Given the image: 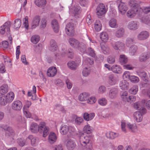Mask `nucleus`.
Instances as JSON below:
<instances>
[{
	"instance_id": "338daca9",
	"label": "nucleus",
	"mask_w": 150,
	"mask_h": 150,
	"mask_svg": "<svg viewBox=\"0 0 150 150\" xmlns=\"http://www.w3.org/2000/svg\"><path fill=\"white\" fill-rule=\"evenodd\" d=\"M146 80H143L144 82L142 83V86L144 87H147L149 86L150 84V81L147 79Z\"/></svg>"
},
{
	"instance_id": "4d7b16f0",
	"label": "nucleus",
	"mask_w": 150,
	"mask_h": 150,
	"mask_svg": "<svg viewBox=\"0 0 150 150\" xmlns=\"http://www.w3.org/2000/svg\"><path fill=\"white\" fill-rule=\"evenodd\" d=\"M79 3L81 6L87 7L89 4L88 0H80Z\"/></svg>"
},
{
	"instance_id": "f8f14e48",
	"label": "nucleus",
	"mask_w": 150,
	"mask_h": 150,
	"mask_svg": "<svg viewBox=\"0 0 150 150\" xmlns=\"http://www.w3.org/2000/svg\"><path fill=\"white\" fill-rule=\"evenodd\" d=\"M68 42L71 46L75 49L78 47L81 43L77 40L73 38H70L68 40Z\"/></svg>"
},
{
	"instance_id": "e433bc0d",
	"label": "nucleus",
	"mask_w": 150,
	"mask_h": 150,
	"mask_svg": "<svg viewBox=\"0 0 150 150\" xmlns=\"http://www.w3.org/2000/svg\"><path fill=\"white\" fill-rule=\"evenodd\" d=\"M125 32V30L123 28H120L116 31L115 35L117 38H121L123 36Z\"/></svg>"
},
{
	"instance_id": "58836bf2",
	"label": "nucleus",
	"mask_w": 150,
	"mask_h": 150,
	"mask_svg": "<svg viewBox=\"0 0 150 150\" xmlns=\"http://www.w3.org/2000/svg\"><path fill=\"white\" fill-rule=\"evenodd\" d=\"M106 135L108 138H109L112 139L118 136V133L112 132L107 133Z\"/></svg>"
},
{
	"instance_id": "13d9d810",
	"label": "nucleus",
	"mask_w": 150,
	"mask_h": 150,
	"mask_svg": "<svg viewBox=\"0 0 150 150\" xmlns=\"http://www.w3.org/2000/svg\"><path fill=\"white\" fill-rule=\"evenodd\" d=\"M18 144L21 147H23L25 145V140L22 138H18L17 141Z\"/></svg>"
},
{
	"instance_id": "a19ab883",
	"label": "nucleus",
	"mask_w": 150,
	"mask_h": 150,
	"mask_svg": "<svg viewBox=\"0 0 150 150\" xmlns=\"http://www.w3.org/2000/svg\"><path fill=\"white\" fill-rule=\"evenodd\" d=\"M78 46L76 49H78L81 52L85 53L87 49L86 45L84 43L81 42Z\"/></svg>"
},
{
	"instance_id": "a18cd8bd",
	"label": "nucleus",
	"mask_w": 150,
	"mask_h": 150,
	"mask_svg": "<svg viewBox=\"0 0 150 150\" xmlns=\"http://www.w3.org/2000/svg\"><path fill=\"white\" fill-rule=\"evenodd\" d=\"M100 37L101 40L104 42H107L108 39V35L106 32H103L101 33Z\"/></svg>"
},
{
	"instance_id": "680f3d73",
	"label": "nucleus",
	"mask_w": 150,
	"mask_h": 150,
	"mask_svg": "<svg viewBox=\"0 0 150 150\" xmlns=\"http://www.w3.org/2000/svg\"><path fill=\"white\" fill-rule=\"evenodd\" d=\"M85 63L87 65H91L93 63V60L92 59L87 58L84 60L83 63L84 64Z\"/></svg>"
},
{
	"instance_id": "774afa93",
	"label": "nucleus",
	"mask_w": 150,
	"mask_h": 150,
	"mask_svg": "<svg viewBox=\"0 0 150 150\" xmlns=\"http://www.w3.org/2000/svg\"><path fill=\"white\" fill-rule=\"evenodd\" d=\"M69 58L72 59L73 57L74 53L72 50H69L68 51L66 52Z\"/></svg>"
},
{
	"instance_id": "f03ea898",
	"label": "nucleus",
	"mask_w": 150,
	"mask_h": 150,
	"mask_svg": "<svg viewBox=\"0 0 150 150\" xmlns=\"http://www.w3.org/2000/svg\"><path fill=\"white\" fill-rule=\"evenodd\" d=\"M141 2L137 0L131 1L130 2V5L132 8L128 11L127 13V16L128 18H132L136 14L139 15V10L138 7L139 4H140Z\"/></svg>"
},
{
	"instance_id": "bb28decb",
	"label": "nucleus",
	"mask_w": 150,
	"mask_h": 150,
	"mask_svg": "<svg viewBox=\"0 0 150 150\" xmlns=\"http://www.w3.org/2000/svg\"><path fill=\"white\" fill-rule=\"evenodd\" d=\"M111 70L113 72L117 74H120L122 72V69L120 67L117 65H113L111 67Z\"/></svg>"
},
{
	"instance_id": "052dcab7",
	"label": "nucleus",
	"mask_w": 150,
	"mask_h": 150,
	"mask_svg": "<svg viewBox=\"0 0 150 150\" xmlns=\"http://www.w3.org/2000/svg\"><path fill=\"white\" fill-rule=\"evenodd\" d=\"M107 61L109 64H113L115 61V57L111 55L109 56L107 58Z\"/></svg>"
},
{
	"instance_id": "7ed1b4c3",
	"label": "nucleus",
	"mask_w": 150,
	"mask_h": 150,
	"mask_svg": "<svg viewBox=\"0 0 150 150\" xmlns=\"http://www.w3.org/2000/svg\"><path fill=\"white\" fill-rule=\"evenodd\" d=\"M11 23L10 22H5L0 27V33L4 35L5 33L8 35L11 36L10 27Z\"/></svg>"
},
{
	"instance_id": "72a5a7b5",
	"label": "nucleus",
	"mask_w": 150,
	"mask_h": 150,
	"mask_svg": "<svg viewBox=\"0 0 150 150\" xmlns=\"http://www.w3.org/2000/svg\"><path fill=\"white\" fill-rule=\"evenodd\" d=\"M34 2L39 7H44L46 4V0H35Z\"/></svg>"
},
{
	"instance_id": "8fccbe9b",
	"label": "nucleus",
	"mask_w": 150,
	"mask_h": 150,
	"mask_svg": "<svg viewBox=\"0 0 150 150\" xmlns=\"http://www.w3.org/2000/svg\"><path fill=\"white\" fill-rule=\"evenodd\" d=\"M134 38H128L126 40L125 44L127 47H129L134 43Z\"/></svg>"
},
{
	"instance_id": "ea45409f",
	"label": "nucleus",
	"mask_w": 150,
	"mask_h": 150,
	"mask_svg": "<svg viewBox=\"0 0 150 150\" xmlns=\"http://www.w3.org/2000/svg\"><path fill=\"white\" fill-rule=\"evenodd\" d=\"M127 58L125 55L123 54L120 55L119 61L121 64H126L127 62Z\"/></svg>"
},
{
	"instance_id": "cd10ccee",
	"label": "nucleus",
	"mask_w": 150,
	"mask_h": 150,
	"mask_svg": "<svg viewBox=\"0 0 150 150\" xmlns=\"http://www.w3.org/2000/svg\"><path fill=\"white\" fill-rule=\"evenodd\" d=\"M138 50L137 47L135 45H133L130 46L129 49V53L130 55L134 56L135 55Z\"/></svg>"
},
{
	"instance_id": "c756f323",
	"label": "nucleus",
	"mask_w": 150,
	"mask_h": 150,
	"mask_svg": "<svg viewBox=\"0 0 150 150\" xmlns=\"http://www.w3.org/2000/svg\"><path fill=\"white\" fill-rule=\"evenodd\" d=\"M67 65L70 69L75 70L76 69L77 67V63L74 61H69L67 63Z\"/></svg>"
},
{
	"instance_id": "4c0bfd02",
	"label": "nucleus",
	"mask_w": 150,
	"mask_h": 150,
	"mask_svg": "<svg viewBox=\"0 0 150 150\" xmlns=\"http://www.w3.org/2000/svg\"><path fill=\"white\" fill-rule=\"evenodd\" d=\"M8 90V86L7 85L4 84L0 87V93L4 94L7 93Z\"/></svg>"
},
{
	"instance_id": "9b49d317",
	"label": "nucleus",
	"mask_w": 150,
	"mask_h": 150,
	"mask_svg": "<svg viewBox=\"0 0 150 150\" xmlns=\"http://www.w3.org/2000/svg\"><path fill=\"white\" fill-rule=\"evenodd\" d=\"M74 128L72 127L64 125L61 128L60 132L62 134L64 135L66 134L68 132L71 133V132H74Z\"/></svg>"
},
{
	"instance_id": "7c9ffc66",
	"label": "nucleus",
	"mask_w": 150,
	"mask_h": 150,
	"mask_svg": "<svg viewBox=\"0 0 150 150\" xmlns=\"http://www.w3.org/2000/svg\"><path fill=\"white\" fill-rule=\"evenodd\" d=\"M119 85L121 89L127 90L129 88V84L127 81L124 80L120 82Z\"/></svg>"
},
{
	"instance_id": "a878e982",
	"label": "nucleus",
	"mask_w": 150,
	"mask_h": 150,
	"mask_svg": "<svg viewBox=\"0 0 150 150\" xmlns=\"http://www.w3.org/2000/svg\"><path fill=\"white\" fill-rule=\"evenodd\" d=\"M85 53L93 57H96L95 51L93 48L91 47L87 48Z\"/></svg>"
},
{
	"instance_id": "423d86ee",
	"label": "nucleus",
	"mask_w": 150,
	"mask_h": 150,
	"mask_svg": "<svg viewBox=\"0 0 150 150\" xmlns=\"http://www.w3.org/2000/svg\"><path fill=\"white\" fill-rule=\"evenodd\" d=\"M106 11L105 5L103 4H100L96 8V14L99 18L104 14Z\"/></svg>"
},
{
	"instance_id": "f704fd0d",
	"label": "nucleus",
	"mask_w": 150,
	"mask_h": 150,
	"mask_svg": "<svg viewBox=\"0 0 150 150\" xmlns=\"http://www.w3.org/2000/svg\"><path fill=\"white\" fill-rule=\"evenodd\" d=\"M108 83L110 85H115L116 83V80L114 77L113 74H110L108 77Z\"/></svg>"
},
{
	"instance_id": "69168bd1",
	"label": "nucleus",
	"mask_w": 150,
	"mask_h": 150,
	"mask_svg": "<svg viewBox=\"0 0 150 150\" xmlns=\"http://www.w3.org/2000/svg\"><path fill=\"white\" fill-rule=\"evenodd\" d=\"M81 12V8L79 6H76L74 7V13L75 14H78Z\"/></svg>"
},
{
	"instance_id": "6ab92c4d",
	"label": "nucleus",
	"mask_w": 150,
	"mask_h": 150,
	"mask_svg": "<svg viewBox=\"0 0 150 150\" xmlns=\"http://www.w3.org/2000/svg\"><path fill=\"white\" fill-rule=\"evenodd\" d=\"M40 17L39 16H36L33 18L32 23V28H35L38 26L40 20Z\"/></svg>"
},
{
	"instance_id": "9d476101",
	"label": "nucleus",
	"mask_w": 150,
	"mask_h": 150,
	"mask_svg": "<svg viewBox=\"0 0 150 150\" xmlns=\"http://www.w3.org/2000/svg\"><path fill=\"white\" fill-rule=\"evenodd\" d=\"M23 107L22 103L19 100L14 101L12 103V109L18 111L20 110Z\"/></svg>"
},
{
	"instance_id": "49530a36",
	"label": "nucleus",
	"mask_w": 150,
	"mask_h": 150,
	"mask_svg": "<svg viewBox=\"0 0 150 150\" xmlns=\"http://www.w3.org/2000/svg\"><path fill=\"white\" fill-rule=\"evenodd\" d=\"M138 86L137 85L134 86L129 89V93L132 94H136L138 91Z\"/></svg>"
},
{
	"instance_id": "37998d69",
	"label": "nucleus",
	"mask_w": 150,
	"mask_h": 150,
	"mask_svg": "<svg viewBox=\"0 0 150 150\" xmlns=\"http://www.w3.org/2000/svg\"><path fill=\"white\" fill-rule=\"evenodd\" d=\"M40 37L38 35H34L32 36L30 40L33 44H37L40 40Z\"/></svg>"
},
{
	"instance_id": "ddd939ff",
	"label": "nucleus",
	"mask_w": 150,
	"mask_h": 150,
	"mask_svg": "<svg viewBox=\"0 0 150 150\" xmlns=\"http://www.w3.org/2000/svg\"><path fill=\"white\" fill-rule=\"evenodd\" d=\"M57 72V70L55 67H52L49 68L47 70V74L50 77H53L55 76Z\"/></svg>"
},
{
	"instance_id": "c85d7f7f",
	"label": "nucleus",
	"mask_w": 150,
	"mask_h": 150,
	"mask_svg": "<svg viewBox=\"0 0 150 150\" xmlns=\"http://www.w3.org/2000/svg\"><path fill=\"white\" fill-rule=\"evenodd\" d=\"M5 98L8 103L11 102L14 98V93L12 92H10L8 93Z\"/></svg>"
},
{
	"instance_id": "bf43d9fd",
	"label": "nucleus",
	"mask_w": 150,
	"mask_h": 150,
	"mask_svg": "<svg viewBox=\"0 0 150 150\" xmlns=\"http://www.w3.org/2000/svg\"><path fill=\"white\" fill-rule=\"evenodd\" d=\"M28 138L31 140L32 145L33 146H35L36 141V138L33 137V136L30 135L28 137Z\"/></svg>"
},
{
	"instance_id": "de8ad7c7",
	"label": "nucleus",
	"mask_w": 150,
	"mask_h": 150,
	"mask_svg": "<svg viewBox=\"0 0 150 150\" xmlns=\"http://www.w3.org/2000/svg\"><path fill=\"white\" fill-rule=\"evenodd\" d=\"M92 129V127L87 125L84 126L83 128V130L84 132L88 134L91 132Z\"/></svg>"
},
{
	"instance_id": "6e6552de",
	"label": "nucleus",
	"mask_w": 150,
	"mask_h": 150,
	"mask_svg": "<svg viewBox=\"0 0 150 150\" xmlns=\"http://www.w3.org/2000/svg\"><path fill=\"white\" fill-rule=\"evenodd\" d=\"M65 29L66 33L67 35L71 36L74 35V28L72 23H67Z\"/></svg>"
},
{
	"instance_id": "aec40b11",
	"label": "nucleus",
	"mask_w": 150,
	"mask_h": 150,
	"mask_svg": "<svg viewBox=\"0 0 150 150\" xmlns=\"http://www.w3.org/2000/svg\"><path fill=\"white\" fill-rule=\"evenodd\" d=\"M119 11L122 14H124L127 10L126 4L120 2L118 6Z\"/></svg>"
},
{
	"instance_id": "f257e3e1",
	"label": "nucleus",
	"mask_w": 150,
	"mask_h": 150,
	"mask_svg": "<svg viewBox=\"0 0 150 150\" xmlns=\"http://www.w3.org/2000/svg\"><path fill=\"white\" fill-rule=\"evenodd\" d=\"M134 107L135 109L140 111L136 112L133 114L134 118L137 122H140L142 119V112L143 114L146 113V110L144 108L142 103L140 102L134 103Z\"/></svg>"
},
{
	"instance_id": "dca6fc26",
	"label": "nucleus",
	"mask_w": 150,
	"mask_h": 150,
	"mask_svg": "<svg viewBox=\"0 0 150 150\" xmlns=\"http://www.w3.org/2000/svg\"><path fill=\"white\" fill-rule=\"evenodd\" d=\"M149 35V33L146 31H143L137 35V37L139 40H144L147 38Z\"/></svg>"
},
{
	"instance_id": "b1692460",
	"label": "nucleus",
	"mask_w": 150,
	"mask_h": 150,
	"mask_svg": "<svg viewBox=\"0 0 150 150\" xmlns=\"http://www.w3.org/2000/svg\"><path fill=\"white\" fill-rule=\"evenodd\" d=\"M57 139L56 134L53 132H51L49 135V141L51 144L54 143Z\"/></svg>"
},
{
	"instance_id": "c9c22d12",
	"label": "nucleus",
	"mask_w": 150,
	"mask_h": 150,
	"mask_svg": "<svg viewBox=\"0 0 150 150\" xmlns=\"http://www.w3.org/2000/svg\"><path fill=\"white\" fill-rule=\"evenodd\" d=\"M109 25L110 27L113 28H117L118 26L117 20L115 18H112L110 20L109 22Z\"/></svg>"
},
{
	"instance_id": "6e6d98bb",
	"label": "nucleus",
	"mask_w": 150,
	"mask_h": 150,
	"mask_svg": "<svg viewBox=\"0 0 150 150\" xmlns=\"http://www.w3.org/2000/svg\"><path fill=\"white\" fill-rule=\"evenodd\" d=\"M90 72V69L86 67L83 68L82 73L84 76H87L89 74Z\"/></svg>"
},
{
	"instance_id": "393cba45",
	"label": "nucleus",
	"mask_w": 150,
	"mask_h": 150,
	"mask_svg": "<svg viewBox=\"0 0 150 150\" xmlns=\"http://www.w3.org/2000/svg\"><path fill=\"white\" fill-rule=\"evenodd\" d=\"M30 129L31 131L34 133H36L38 132H39L38 125L35 123H33L30 127Z\"/></svg>"
},
{
	"instance_id": "5701e85b",
	"label": "nucleus",
	"mask_w": 150,
	"mask_h": 150,
	"mask_svg": "<svg viewBox=\"0 0 150 150\" xmlns=\"http://www.w3.org/2000/svg\"><path fill=\"white\" fill-rule=\"evenodd\" d=\"M89 94L86 93H83L79 95V99L81 101H85L89 99Z\"/></svg>"
},
{
	"instance_id": "f3484780",
	"label": "nucleus",
	"mask_w": 150,
	"mask_h": 150,
	"mask_svg": "<svg viewBox=\"0 0 150 150\" xmlns=\"http://www.w3.org/2000/svg\"><path fill=\"white\" fill-rule=\"evenodd\" d=\"M150 57V53L145 52L141 54L139 57V60L140 62H145Z\"/></svg>"
},
{
	"instance_id": "1a4fd4ad",
	"label": "nucleus",
	"mask_w": 150,
	"mask_h": 150,
	"mask_svg": "<svg viewBox=\"0 0 150 150\" xmlns=\"http://www.w3.org/2000/svg\"><path fill=\"white\" fill-rule=\"evenodd\" d=\"M119 90L117 87H112L110 88L109 92V98L112 99L116 98L118 94Z\"/></svg>"
},
{
	"instance_id": "a211bd4d",
	"label": "nucleus",
	"mask_w": 150,
	"mask_h": 150,
	"mask_svg": "<svg viewBox=\"0 0 150 150\" xmlns=\"http://www.w3.org/2000/svg\"><path fill=\"white\" fill-rule=\"evenodd\" d=\"M113 48L115 50H122L125 47L124 44L120 41L115 42L112 44Z\"/></svg>"
},
{
	"instance_id": "3c124183",
	"label": "nucleus",
	"mask_w": 150,
	"mask_h": 150,
	"mask_svg": "<svg viewBox=\"0 0 150 150\" xmlns=\"http://www.w3.org/2000/svg\"><path fill=\"white\" fill-rule=\"evenodd\" d=\"M7 103L5 96L0 95V104L2 105H5Z\"/></svg>"
},
{
	"instance_id": "e2e57ef3",
	"label": "nucleus",
	"mask_w": 150,
	"mask_h": 150,
	"mask_svg": "<svg viewBox=\"0 0 150 150\" xmlns=\"http://www.w3.org/2000/svg\"><path fill=\"white\" fill-rule=\"evenodd\" d=\"M47 21L45 18H42L41 20L40 27L43 29L46 26Z\"/></svg>"
},
{
	"instance_id": "864d4df0",
	"label": "nucleus",
	"mask_w": 150,
	"mask_h": 150,
	"mask_svg": "<svg viewBox=\"0 0 150 150\" xmlns=\"http://www.w3.org/2000/svg\"><path fill=\"white\" fill-rule=\"evenodd\" d=\"M128 97V93L126 91H124L121 95V98L122 100L125 102H127Z\"/></svg>"
},
{
	"instance_id": "0eeeda50",
	"label": "nucleus",
	"mask_w": 150,
	"mask_h": 150,
	"mask_svg": "<svg viewBox=\"0 0 150 150\" xmlns=\"http://www.w3.org/2000/svg\"><path fill=\"white\" fill-rule=\"evenodd\" d=\"M91 137L89 135H87L84 137H81L80 140L81 144L84 146H85L87 145H91L92 142L91 140Z\"/></svg>"
},
{
	"instance_id": "09e8293b",
	"label": "nucleus",
	"mask_w": 150,
	"mask_h": 150,
	"mask_svg": "<svg viewBox=\"0 0 150 150\" xmlns=\"http://www.w3.org/2000/svg\"><path fill=\"white\" fill-rule=\"evenodd\" d=\"M101 24L99 20H97L95 23V28L97 32L100 31L101 29Z\"/></svg>"
},
{
	"instance_id": "4468645a",
	"label": "nucleus",
	"mask_w": 150,
	"mask_h": 150,
	"mask_svg": "<svg viewBox=\"0 0 150 150\" xmlns=\"http://www.w3.org/2000/svg\"><path fill=\"white\" fill-rule=\"evenodd\" d=\"M139 4L138 9L139 10V16H143L144 13H147L150 12V7L149 6L144 7L143 8L139 6Z\"/></svg>"
},
{
	"instance_id": "79ce46f5",
	"label": "nucleus",
	"mask_w": 150,
	"mask_h": 150,
	"mask_svg": "<svg viewBox=\"0 0 150 150\" xmlns=\"http://www.w3.org/2000/svg\"><path fill=\"white\" fill-rule=\"evenodd\" d=\"M137 74L143 80H146L148 79L146 73L143 71H140L137 72Z\"/></svg>"
},
{
	"instance_id": "c03bdc74",
	"label": "nucleus",
	"mask_w": 150,
	"mask_h": 150,
	"mask_svg": "<svg viewBox=\"0 0 150 150\" xmlns=\"http://www.w3.org/2000/svg\"><path fill=\"white\" fill-rule=\"evenodd\" d=\"M13 28L15 29H18L21 25V21L19 19H17L14 21L13 24Z\"/></svg>"
},
{
	"instance_id": "2eb2a0df",
	"label": "nucleus",
	"mask_w": 150,
	"mask_h": 150,
	"mask_svg": "<svg viewBox=\"0 0 150 150\" xmlns=\"http://www.w3.org/2000/svg\"><path fill=\"white\" fill-rule=\"evenodd\" d=\"M6 130L5 135L8 138H13L14 136L15 133L14 131L10 127H8L4 129Z\"/></svg>"
},
{
	"instance_id": "412c9836",
	"label": "nucleus",
	"mask_w": 150,
	"mask_h": 150,
	"mask_svg": "<svg viewBox=\"0 0 150 150\" xmlns=\"http://www.w3.org/2000/svg\"><path fill=\"white\" fill-rule=\"evenodd\" d=\"M95 116L94 113H91L89 114L87 112H85L83 114V117L84 120L86 121H89L92 120Z\"/></svg>"
},
{
	"instance_id": "473e14b6",
	"label": "nucleus",
	"mask_w": 150,
	"mask_h": 150,
	"mask_svg": "<svg viewBox=\"0 0 150 150\" xmlns=\"http://www.w3.org/2000/svg\"><path fill=\"white\" fill-rule=\"evenodd\" d=\"M76 145L75 142L71 140H69L67 142V146L69 150H72L74 148Z\"/></svg>"
},
{
	"instance_id": "4be33fe9",
	"label": "nucleus",
	"mask_w": 150,
	"mask_h": 150,
	"mask_svg": "<svg viewBox=\"0 0 150 150\" xmlns=\"http://www.w3.org/2000/svg\"><path fill=\"white\" fill-rule=\"evenodd\" d=\"M51 24L54 31L56 33H58L59 30V26L57 20H52L51 22Z\"/></svg>"
},
{
	"instance_id": "5fc2aeb1",
	"label": "nucleus",
	"mask_w": 150,
	"mask_h": 150,
	"mask_svg": "<svg viewBox=\"0 0 150 150\" xmlns=\"http://www.w3.org/2000/svg\"><path fill=\"white\" fill-rule=\"evenodd\" d=\"M129 79L131 82L135 83H137L139 81V78L135 76H131Z\"/></svg>"
},
{
	"instance_id": "603ef678",
	"label": "nucleus",
	"mask_w": 150,
	"mask_h": 150,
	"mask_svg": "<svg viewBox=\"0 0 150 150\" xmlns=\"http://www.w3.org/2000/svg\"><path fill=\"white\" fill-rule=\"evenodd\" d=\"M75 117H76L75 120V122L76 124L80 125L83 121V120L82 117H77L76 115H75Z\"/></svg>"
},
{
	"instance_id": "0e129e2a",
	"label": "nucleus",
	"mask_w": 150,
	"mask_h": 150,
	"mask_svg": "<svg viewBox=\"0 0 150 150\" xmlns=\"http://www.w3.org/2000/svg\"><path fill=\"white\" fill-rule=\"evenodd\" d=\"M98 103L102 106H104L107 103V100L104 98L100 99L98 100Z\"/></svg>"
},
{
	"instance_id": "39448f33",
	"label": "nucleus",
	"mask_w": 150,
	"mask_h": 150,
	"mask_svg": "<svg viewBox=\"0 0 150 150\" xmlns=\"http://www.w3.org/2000/svg\"><path fill=\"white\" fill-rule=\"evenodd\" d=\"M50 50L52 52H56L54 53V56L56 58H59L60 56L59 51L58 50V46L56 41L54 40H51L50 42Z\"/></svg>"
},
{
	"instance_id": "20e7f679",
	"label": "nucleus",
	"mask_w": 150,
	"mask_h": 150,
	"mask_svg": "<svg viewBox=\"0 0 150 150\" xmlns=\"http://www.w3.org/2000/svg\"><path fill=\"white\" fill-rule=\"evenodd\" d=\"M45 123L44 122H40L38 125L39 132L43 134V137H45L49 134V128L46 126Z\"/></svg>"
},
{
	"instance_id": "2f4dec72",
	"label": "nucleus",
	"mask_w": 150,
	"mask_h": 150,
	"mask_svg": "<svg viewBox=\"0 0 150 150\" xmlns=\"http://www.w3.org/2000/svg\"><path fill=\"white\" fill-rule=\"evenodd\" d=\"M127 27L129 29L136 30L138 27L137 22L135 21H132L129 23Z\"/></svg>"
}]
</instances>
